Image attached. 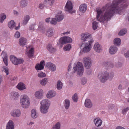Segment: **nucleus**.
<instances>
[{"instance_id":"f257e3e1","label":"nucleus","mask_w":129,"mask_h":129,"mask_svg":"<svg viewBox=\"0 0 129 129\" xmlns=\"http://www.w3.org/2000/svg\"><path fill=\"white\" fill-rule=\"evenodd\" d=\"M129 5V2L127 0H114L111 6L107 8L104 15L101 17L100 19H98V18L102 13V11L96 9L97 15L96 19L101 22H103L105 21H107L110 19L114 13L121 15Z\"/></svg>"},{"instance_id":"f03ea898","label":"nucleus","mask_w":129,"mask_h":129,"mask_svg":"<svg viewBox=\"0 0 129 129\" xmlns=\"http://www.w3.org/2000/svg\"><path fill=\"white\" fill-rule=\"evenodd\" d=\"M81 40L82 44L80 48L85 53L89 52L91 48V45L93 42L91 36L87 33H84L81 35Z\"/></svg>"},{"instance_id":"7ed1b4c3","label":"nucleus","mask_w":129,"mask_h":129,"mask_svg":"<svg viewBox=\"0 0 129 129\" xmlns=\"http://www.w3.org/2000/svg\"><path fill=\"white\" fill-rule=\"evenodd\" d=\"M114 76L113 72H108L106 71H102L99 73L98 75V78L100 81L103 83L106 82L108 79L111 80Z\"/></svg>"},{"instance_id":"20e7f679","label":"nucleus","mask_w":129,"mask_h":129,"mask_svg":"<svg viewBox=\"0 0 129 129\" xmlns=\"http://www.w3.org/2000/svg\"><path fill=\"white\" fill-rule=\"evenodd\" d=\"M73 69L74 71L71 73H74L76 71L80 76H82L84 71L83 66L82 63L78 62L77 63H74Z\"/></svg>"},{"instance_id":"39448f33","label":"nucleus","mask_w":129,"mask_h":129,"mask_svg":"<svg viewBox=\"0 0 129 129\" xmlns=\"http://www.w3.org/2000/svg\"><path fill=\"white\" fill-rule=\"evenodd\" d=\"M20 102L23 108H27L29 106V99L27 95H21L20 97Z\"/></svg>"},{"instance_id":"423d86ee","label":"nucleus","mask_w":129,"mask_h":129,"mask_svg":"<svg viewBox=\"0 0 129 129\" xmlns=\"http://www.w3.org/2000/svg\"><path fill=\"white\" fill-rule=\"evenodd\" d=\"M10 59L14 65H17L19 64L22 63L24 61L22 59H18L13 55H11L10 56Z\"/></svg>"},{"instance_id":"0eeeda50","label":"nucleus","mask_w":129,"mask_h":129,"mask_svg":"<svg viewBox=\"0 0 129 129\" xmlns=\"http://www.w3.org/2000/svg\"><path fill=\"white\" fill-rule=\"evenodd\" d=\"M83 62L85 68L90 69L92 66L91 60L89 57H85L83 59Z\"/></svg>"},{"instance_id":"6e6552de","label":"nucleus","mask_w":129,"mask_h":129,"mask_svg":"<svg viewBox=\"0 0 129 129\" xmlns=\"http://www.w3.org/2000/svg\"><path fill=\"white\" fill-rule=\"evenodd\" d=\"M73 6L72 3L71 1H68L65 7V11L68 12L72 14L75 13V11H72Z\"/></svg>"},{"instance_id":"1a4fd4ad","label":"nucleus","mask_w":129,"mask_h":129,"mask_svg":"<svg viewBox=\"0 0 129 129\" xmlns=\"http://www.w3.org/2000/svg\"><path fill=\"white\" fill-rule=\"evenodd\" d=\"M59 41L60 44L62 45L67 43H71L72 42V39L69 37L65 36L60 38Z\"/></svg>"},{"instance_id":"9d476101","label":"nucleus","mask_w":129,"mask_h":129,"mask_svg":"<svg viewBox=\"0 0 129 129\" xmlns=\"http://www.w3.org/2000/svg\"><path fill=\"white\" fill-rule=\"evenodd\" d=\"M94 123L96 127H93L92 129H103V127H98L100 126L102 124V121L101 119L95 118L94 120Z\"/></svg>"},{"instance_id":"9b49d317","label":"nucleus","mask_w":129,"mask_h":129,"mask_svg":"<svg viewBox=\"0 0 129 129\" xmlns=\"http://www.w3.org/2000/svg\"><path fill=\"white\" fill-rule=\"evenodd\" d=\"M11 115L14 117H19L21 115V112L18 109H15L12 110L11 112Z\"/></svg>"},{"instance_id":"f8f14e48","label":"nucleus","mask_w":129,"mask_h":129,"mask_svg":"<svg viewBox=\"0 0 129 129\" xmlns=\"http://www.w3.org/2000/svg\"><path fill=\"white\" fill-rule=\"evenodd\" d=\"M55 18L57 19V21L59 22L62 20L64 18L63 14L61 11H58L55 16Z\"/></svg>"},{"instance_id":"ddd939ff","label":"nucleus","mask_w":129,"mask_h":129,"mask_svg":"<svg viewBox=\"0 0 129 129\" xmlns=\"http://www.w3.org/2000/svg\"><path fill=\"white\" fill-rule=\"evenodd\" d=\"M45 64V62L44 60L41 61L40 64H37L35 67V68L37 70H43Z\"/></svg>"},{"instance_id":"4468645a","label":"nucleus","mask_w":129,"mask_h":129,"mask_svg":"<svg viewBox=\"0 0 129 129\" xmlns=\"http://www.w3.org/2000/svg\"><path fill=\"white\" fill-rule=\"evenodd\" d=\"M46 66L49 70L52 72L55 71L56 69V67L55 64L50 62L47 63Z\"/></svg>"},{"instance_id":"2eb2a0df","label":"nucleus","mask_w":129,"mask_h":129,"mask_svg":"<svg viewBox=\"0 0 129 129\" xmlns=\"http://www.w3.org/2000/svg\"><path fill=\"white\" fill-rule=\"evenodd\" d=\"M50 101L48 99H45L42 101L41 103V105L45 107L46 106L49 108Z\"/></svg>"},{"instance_id":"dca6fc26","label":"nucleus","mask_w":129,"mask_h":129,"mask_svg":"<svg viewBox=\"0 0 129 129\" xmlns=\"http://www.w3.org/2000/svg\"><path fill=\"white\" fill-rule=\"evenodd\" d=\"M92 104L89 99H86L85 100L84 103L85 107L88 108H90L92 106Z\"/></svg>"},{"instance_id":"f3484780","label":"nucleus","mask_w":129,"mask_h":129,"mask_svg":"<svg viewBox=\"0 0 129 129\" xmlns=\"http://www.w3.org/2000/svg\"><path fill=\"white\" fill-rule=\"evenodd\" d=\"M94 50L98 53L100 52L102 50L101 46L98 43H95L94 46Z\"/></svg>"},{"instance_id":"a211bd4d","label":"nucleus","mask_w":129,"mask_h":129,"mask_svg":"<svg viewBox=\"0 0 129 129\" xmlns=\"http://www.w3.org/2000/svg\"><path fill=\"white\" fill-rule=\"evenodd\" d=\"M56 94L55 91L53 90H50L49 91L47 94V97L49 99H51L55 96Z\"/></svg>"},{"instance_id":"6ab92c4d","label":"nucleus","mask_w":129,"mask_h":129,"mask_svg":"<svg viewBox=\"0 0 129 129\" xmlns=\"http://www.w3.org/2000/svg\"><path fill=\"white\" fill-rule=\"evenodd\" d=\"M117 51V48L115 46H112L109 49V52L110 54H115Z\"/></svg>"},{"instance_id":"aec40b11","label":"nucleus","mask_w":129,"mask_h":129,"mask_svg":"<svg viewBox=\"0 0 129 129\" xmlns=\"http://www.w3.org/2000/svg\"><path fill=\"white\" fill-rule=\"evenodd\" d=\"M43 91L41 90L39 91H37L35 93V96L38 99L42 98L43 97Z\"/></svg>"},{"instance_id":"412c9836","label":"nucleus","mask_w":129,"mask_h":129,"mask_svg":"<svg viewBox=\"0 0 129 129\" xmlns=\"http://www.w3.org/2000/svg\"><path fill=\"white\" fill-rule=\"evenodd\" d=\"M2 54L4 55V56L2 57L3 61L6 66H7L8 65V56L5 52H4V51L2 52Z\"/></svg>"},{"instance_id":"4be33fe9","label":"nucleus","mask_w":129,"mask_h":129,"mask_svg":"<svg viewBox=\"0 0 129 129\" xmlns=\"http://www.w3.org/2000/svg\"><path fill=\"white\" fill-rule=\"evenodd\" d=\"M14 124L13 122L11 120L9 121L6 125V129H14Z\"/></svg>"},{"instance_id":"5701e85b","label":"nucleus","mask_w":129,"mask_h":129,"mask_svg":"<svg viewBox=\"0 0 129 129\" xmlns=\"http://www.w3.org/2000/svg\"><path fill=\"white\" fill-rule=\"evenodd\" d=\"M27 39L21 37L19 40V44L21 46H23L27 43Z\"/></svg>"},{"instance_id":"b1692460","label":"nucleus","mask_w":129,"mask_h":129,"mask_svg":"<svg viewBox=\"0 0 129 129\" xmlns=\"http://www.w3.org/2000/svg\"><path fill=\"white\" fill-rule=\"evenodd\" d=\"M53 29L52 28H50L48 29L46 31V35L48 37H50L53 34Z\"/></svg>"},{"instance_id":"393cba45","label":"nucleus","mask_w":129,"mask_h":129,"mask_svg":"<svg viewBox=\"0 0 129 129\" xmlns=\"http://www.w3.org/2000/svg\"><path fill=\"white\" fill-rule=\"evenodd\" d=\"M49 108L47 106L45 107L41 105L40 107V111L43 114H46L48 112Z\"/></svg>"},{"instance_id":"a878e982","label":"nucleus","mask_w":129,"mask_h":129,"mask_svg":"<svg viewBox=\"0 0 129 129\" xmlns=\"http://www.w3.org/2000/svg\"><path fill=\"white\" fill-rule=\"evenodd\" d=\"M19 4L21 7L24 8L27 6L28 2L27 0H21Z\"/></svg>"},{"instance_id":"bb28decb","label":"nucleus","mask_w":129,"mask_h":129,"mask_svg":"<svg viewBox=\"0 0 129 129\" xmlns=\"http://www.w3.org/2000/svg\"><path fill=\"white\" fill-rule=\"evenodd\" d=\"M19 95L18 93L16 92H12L11 93V97L13 99L16 100L19 97Z\"/></svg>"},{"instance_id":"cd10ccee","label":"nucleus","mask_w":129,"mask_h":129,"mask_svg":"<svg viewBox=\"0 0 129 129\" xmlns=\"http://www.w3.org/2000/svg\"><path fill=\"white\" fill-rule=\"evenodd\" d=\"M47 48L49 52L52 53H54L56 50V49L53 47L52 45L50 44H48L47 47Z\"/></svg>"},{"instance_id":"c85d7f7f","label":"nucleus","mask_w":129,"mask_h":129,"mask_svg":"<svg viewBox=\"0 0 129 129\" xmlns=\"http://www.w3.org/2000/svg\"><path fill=\"white\" fill-rule=\"evenodd\" d=\"M30 18V16L29 15H27L24 16V20L22 23V24L24 25L27 24Z\"/></svg>"},{"instance_id":"c756f323","label":"nucleus","mask_w":129,"mask_h":129,"mask_svg":"<svg viewBox=\"0 0 129 129\" xmlns=\"http://www.w3.org/2000/svg\"><path fill=\"white\" fill-rule=\"evenodd\" d=\"M87 6L86 4H82L80 6L79 10L83 13L85 12L86 10Z\"/></svg>"},{"instance_id":"7c9ffc66","label":"nucleus","mask_w":129,"mask_h":129,"mask_svg":"<svg viewBox=\"0 0 129 129\" xmlns=\"http://www.w3.org/2000/svg\"><path fill=\"white\" fill-rule=\"evenodd\" d=\"M17 87L18 89L21 90H23L26 88L25 85L22 82L19 83L17 86Z\"/></svg>"},{"instance_id":"2f4dec72","label":"nucleus","mask_w":129,"mask_h":129,"mask_svg":"<svg viewBox=\"0 0 129 129\" xmlns=\"http://www.w3.org/2000/svg\"><path fill=\"white\" fill-rule=\"evenodd\" d=\"M16 26V23L13 20H11L8 23V26L11 29H12Z\"/></svg>"},{"instance_id":"473e14b6","label":"nucleus","mask_w":129,"mask_h":129,"mask_svg":"<svg viewBox=\"0 0 129 129\" xmlns=\"http://www.w3.org/2000/svg\"><path fill=\"white\" fill-rule=\"evenodd\" d=\"M70 105V101L67 99L65 100V102L64 104V107L66 109H68Z\"/></svg>"},{"instance_id":"72a5a7b5","label":"nucleus","mask_w":129,"mask_h":129,"mask_svg":"<svg viewBox=\"0 0 129 129\" xmlns=\"http://www.w3.org/2000/svg\"><path fill=\"white\" fill-rule=\"evenodd\" d=\"M54 0H44V4L45 5L48 4L51 6L54 2Z\"/></svg>"},{"instance_id":"f704fd0d","label":"nucleus","mask_w":129,"mask_h":129,"mask_svg":"<svg viewBox=\"0 0 129 129\" xmlns=\"http://www.w3.org/2000/svg\"><path fill=\"white\" fill-rule=\"evenodd\" d=\"M6 16L4 13H2L0 14V22L1 23H3L5 19L6 18Z\"/></svg>"},{"instance_id":"c9c22d12","label":"nucleus","mask_w":129,"mask_h":129,"mask_svg":"<svg viewBox=\"0 0 129 129\" xmlns=\"http://www.w3.org/2000/svg\"><path fill=\"white\" fill-rule=\"evenodd\" d=\"M114 45L119 46L121 43L120 39L118 38H115L114 40Z\"/></svg>"},{"instance_id":"e433bc0d","label":"nucleus","mask_w":129,"mask_h":129,"mask_svg":"<svg viewBox=\"0 0 129 129\" xmlns=\"http://www.w3.org/2000/svg\"><path fill=\"white\" fill-rule=\"evenodd\" d=\"M31 116L33 118H35L38 116L35 110L33 109L31 111Z\"/></svg>"},{"instance_id":"4c0bfd02","label":"nucleus","mask_w":129,"mask_h":129,"mask_svg":"<svg viewBox=\"0 0 129 129\" xmlns=\"http://www.w3.org/2000/svg\"><path fill=\"white\" fill-rule=\"evenodd\" d=\"M63 84L60 80H59L57 82V88L58 90H60L62 88Z\"/></svg>"},{"instance_id":"58836bf2","label":"nucleus","mask_w":129,"mask_h":129,"mask_svg":"<svg viewBox=\"0 0 129 129\" xmlns=\"http://www.w3.org/2000/svg\"><path fill=\"white\" fill-rule=\"evenodd\" d=\"M44 25V22H40L38 26V29L40 31L43 30L44 29V28H45Z\"/></svg>"},{"instance_id":"ea45409f","label":"nucleus","mask_w":129,"mask_h":129,"mask_svg":"<svg viewBox=\"0 0 129 129\" xmlns=\"http://www.w3.org/2000/svg\"><path fill=\"white\" fill-rule=\"evenodd\" d=\"M60 124L59 122H57L55 125H53L52 129H60Z\"/></svg>"},{"instance_id":"a19ab883","label":"nucleus","mask_w":129,"mask_h":129,"mask_svg":"<svg viewBox=\"0 0 129 129\" xmlns=\"http://www.w3.org/2000/svg\"><path fill=\"white\" fill-rule=\"evenodd\" d=\"M127 32V30L126 29L124 28L121 29L118 35L120 36L124 35Z\"/></svg>"},{"instance_id":"79ce46f5","label":"nucleus","mask_w":129,"mask_h":129,"mask_svg":"<svg viewBox=\"0 0 129 129\" xmlns=\"http://www.w3.org/2000/svg\"><path fill=\"white\" fill-rule=\"evenodd\" d=\"M34 48H31L30 49L28 52H27L28 56L29 57H31L33 56V52Z\"/></svg>"},{"instance_id":"37998d69","label":"nucleus","mask_w":129,"mask_h":129,"mask_svg":"<svg viewBox=\"0 0 129 129\" xmlns=\"http://www.w3.org/2000/svg\"><path fill=\"white\" fill-rule=\"evenodd\" d=\"M47 81V78H45L43 79L40 81V83L42 85L44 86L46 84Z\"/></svg>"},{"instance_id":"c03bdc74","label":"nucleus","mask_w":129,"mask_h":129,"mask_svg":"<svg viewBox=\"0 0 129 129\" xmlns=\"http://www.w3.org/2000/svg\"><path fill=\"white\" fill-rule=\"evenodd\" d=\"M72 98L73 101L75 102H77L78 101V98L77 94L76 93L72 96Z\"/></svg>"},{"instance_id":"a18cd8bd","label":"nucleus","mask_w":129,"mask_h":129,"mask_svg":"<svg viewBox=\"0 0 129 129\" xmlns=\"http://www.w3.org/2000/svg\"><path fill=\"white\" fill-rule=\"evenodd\" d=\"M71 48V45L69 44L67 45L66 46L64 47L63 49L65 51H69Z\"/></svg>"},{"instance_id":"49530a36","label":"nucleus","mask_w":129,"mask_h":129,"mask_svg":"<svg viewBox=\"0 0 129 129\" xmlns=\"http://www.w3.org/2000/svg\"><path fill=\"white\" fill-rule=\"evenodd\" d=\"M46 74L42 72H39L38 73V76L40 78H43L46 77Z\"/></svg>"},{"instance_id":"de8ad7c7","label":"nucleus","mask_w":129,"mask_h":129,"mask_svg":"<svg viewBox=\"0 0 129 129\" xmlns=\"http://www.w3.org/2000/svg\"><path fill=\"white\" fill-rule=\"evenodd\" d=\"M81 83L83 85L85 84L87 81V79L84 77H82L81 78Z\"/></svg>"},{"instance_id":"09e8293b","label":"nucleus","mask_w":129,"mask_h":129,"mask_svg":"<svg viewBox=\"0 0 129 129\" xmlns=\"http://www.w3.org/2000/svg\"><path fill=\"white\" fill-rule=\"evenodd\" d=\"M98 23L96 21H93L92 23V27L93 29L95 30L97 28Z\"/></svg>"},{"instance_id":"8fccbe9b","label":"nucleus","mask_w":129,"mask_h":129,"mask_svg":"<svg viewBox=\"0 0 129 129\" xmlns=\"http://www.w3.org/2000/svg\"><path fill=\"white\" fill-rule=\"evenodd\" d=\"M57 19L55 18H52L50 21L51 23L53 25H55L57 23Z\"/></svg>"},{"instance_id":"3c124183","label":"nucleus","mask_w":129,"mask_h":129,"mask_svg":"<svg viewBox=\"0 0 129 129\" xmlns=\"http://www.w3.org/2000/svg\"><path fill=\"white\" fill-rule=\"evenodd\" d=\"M115 107L114 105L111 104L109 105L108 106V110L109 111H110L111 110L113 109Z\"/></svg>"},{"instance_id":"603ef678","label":"nucleus","mask_w":129,"mask_h":129,"mask_svg":"<svg viewBox=\"0 0 129 129\" xmlns=\"http://www.w3.org/2000/svg\"><path fill=\"white\" fill-rule=\"evenodd\" d=\"M115 67L117 68H120L122 66V63L120 62H118L116 63Z\"/></svg>"},{"instance_id":"864d4df0","label":"nucleus","mask_w":129,"mask_h":129,"mask_svg":"<svg viewBox=\"0 0 129 129\" xmlns=\"http://www.w3.org/2000/svg\"><path fill=\"white\" fill-rule=\"evenodd\" d=\"M129 110V107H127L123 109L122 111V113L123 115H124L125 113Z\"/></svg>"},{"instance_id":"5fc2aeb1","label":"nucleus","mask_w":129,"mask_h":129,"mask_svg":"<svg viewBox=\"0 0 129 129\" xmlns=\"http://www.w3.org/2000/svg\"><path fill=\"white\" fill-rule=\"evenodd\" d=\"M36 25V24H35L32 25L30 26L29 27V29L31 30L32 31H33L34 29L35 26Z\"/></svg>"},{"instance_id":"6e6d98bb","label":"nucleus","mask_w":129,"mask_h":129,"mask_svg":"<svg viewBox=\"0 0 129 129\" xmlns=\"http://www.w3.org/2000/svg\"><path fill=\"white\" fill-rule=\"evenodd\" d=\"M124 56L126 58H129V50L124 54Z\"/></svg>"},{"instance_id":"4d7b16f0","label":"nucleus","mask_w":129,"mask_h":129,"mask_svg":"<svg viewBox=\"0 0 129 129\" xmlns=\"http://www.w3.org/2000/svg\"><path fill=\"white\" fill-rule=\"evenodd\" d=\"M15 36V37H16L17 38H19L20 36V33L18 31H17L16 33Z\"/></svg>"},{"instance_id":"13d9d810","label":"nucleus","mask_w":129,"mask_h":129,"mask_svg":"<svg viewBox=\"0 0 129 129\" xmlns=\"http://www.w3.org/2000/svg\"><path fill=\"white\" fill-rule=\"evenodd\" d=\"M4 68L5 72L6 74L7 75H8L9 74V71L8 69L7 68H5V66H3Z\"/></svg>"},{"instance_id":"bf43d9fd","label":"nucleus","mask_w":129,"mask_h":129,"mask_svg":"<svg viewBox=\"0 0 129 129\" xmlns=\"http://www.w3.org/2000/svg\"><path fill=\"white\" fill-rule=\"evenodd\" d=\"M88 69L86 71V73L88 75H90L92 72V70H91Z\"/></svg>"},{"instance_id":"052dcab7","label":"nucleus","mask_w":129,"mask_h":129,"mask_svg":"<svg viewBox=\"0 0 129 129\" xmlns=\"http://www.w3.org/2000/svg\"><path fill=\"white\" fill-rule=\"evenodd\" d=\"M114 64L113 63L111 62H109L108 63V67H110L111 68H112L113 67Z\"/></svg>"},{"instance_id":"680f3d73","label":"nucleus","mask_w":129,"mask_h":129,"mask_svg":"<svg viewBox=\"0 0 129 129\" xmlns=\"http://www.w3.org/2000/svg\"><path fill=\"white\" fill-rule=\"evenodd\" d=\"M109 62H105L103 63V65L105 67H108Z\"/></svg>"},{"instance_id":"e2e57ef3","label":"nucleus","mask_w":129,"mask_h":129,"mask_svg":"<svg viewBox=\"0 0 129 129\" xmlns=\"http://www.w3.org/2000/svg\"><path fill=\"white\" fill-rule=\"evenodd\" d=\"M44 7L43 5L42 4H40L39 5V7L40 9H43Z\"/></svg>"},{"instance_id":"0e129e2a","label":"nucleus","mask_w":129,"mask_h":129,"mask_svg":"<svg viewBox=\"0 0 129 129\" xmlns=\"http://www.w3.org/2000/svg\"><path fill=\"white\" fill-rule=\"evenodd\" d=\"M51 19V18H46L45 19V21L47 23H48L49 21H50V20Z\"/></svg>"},{"instance_id":"69168bd1","label":"nucleus","mask_w":129,"mask_h":129,"mask_svg":"<svg viewBox=\"0 0 129 129\" xmlns=\"http://www.w3.org/2000/svg\"><path fill=\"white\" fill-rule=\"evenodd\" d=\"M71 63H70L69 64V65L68 66V71H70V69L71 68Z\"/></svg>"},{"instance_id":"338daca9","label":"nucleus","mask_w":129,"mask_h":129,"mask_svg":"<svg viewBox=\"0 0 129 129\" xmlns=\"http://www.w3.org/2000/svg\"><path fill=\"white\" fill-rule=\"evenodd\" d=\"M13 12L14 14L16 15H18V12L16 11L13 10Z\"/></svg>"},{"instance_id":"774afa93","label":"nucleus","mask_w":129,"mask_h":129,"mask_svg":"<svg viewBox=\"0 0 129 129\" xmlns=\"http://www.w3.org/2000/svg\"><path fill=\"white\" fill-rule=\"evenodd\" d=\"M116 129H125L124 128L120 126H119L117 127Z\"/></svg>"}]
</instances>
